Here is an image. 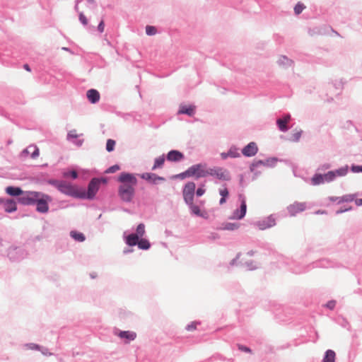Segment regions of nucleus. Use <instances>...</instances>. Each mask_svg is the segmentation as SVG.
<instances>
[{
	"label": "nucleus",
	"instance_id": "79ce46f5",
	"mask_svg": "<svg viewBox=\"0 0 362 362\" xmlns=\"http://www.w3.org/2000/svg\"><path fill=\"white\" fill-rule=\"evenodd\" d=\"M219 194L221 195L222 197H226L228 195V190L226 187L220 189Z\"/></svg>",
	"mask_w": 362,
	"mask_h": 362
},
{
	"label": "nucleus",
	"instance_id": "c756f323",
	"mask_svg": "<svg viewBox=\"0 0 362 362\" xmlns=\"http://www.w3.org/2000/svg\"><path fill=\"white\" fill-rule=\"evenodd\" d=\"M115 144H116V142L115 140L110 139H107V144H106V150L108 152L112 151L115 148Z\"/></svg>",
	"mask_w": 362,
	"mask_h": 362
},
{
	"label": "nucleus",
	"instance_id": "e433bc0d",
	"mask_svg": "<svg viewBox=\"0 0 362 362\" xmlns=\"http://www.w3.org/2000/svg\"><path fill=\"white\" fill-rule=\"evenodd\" d=\"M120 169V167L118 165H114L109 168H107L105 171L106 173H114L118 171Z\"/></svg>",
	"mask_w": 362,
	"mask_h": 362
},
{
	"label": "nucleus",
	"instance_id": "aec40b11",
	"mask_svg": "<svg viewBox=\"0 0 362 362\" xmlns=\"http://www.w3.org/2000/svg\"><path fill=\"white\" fill-rule=\"evenodd\" d=\"M118 336L120 338H124V339H127L128 341H132L136 338V334L135 332H129V331H121L118 334Z\"/></svg>",
	"mask_w": 362,
	"mask_h": 362
},
{
	"label": "nucleus",
	"instance_id": "20e7f679",
	"mask_svg": "<svg viewBox=\"0 0 362 362\" xmlns=\"http://www.w3.org/2000/svg\"><path fill=\"white\" fill-rule=\"evenodd\" d=\"M146 233L145 226L140 223L137 226L136 233H132L126 237V243L129 246H134L136 245L139 238H142Z\"/></svg>",
	"mask_w": 362,
	"mask_h": 362
},
{
	"label": "nucleus",
	"instance_id": "4d7b16f0",
	"mask_svg": "<svg viewBox=\"0 0 362 362\" xmlns=\"http://www.w3.org/2000/svg\"><path fill=\"white\" fill-rule=\"evenodd\" d=\"M88 1V4H91V5H95V0H86Z\"/></svg>",
	"mask_w": 362,
	"mask_h": 362
},
{
	"label": "nucleus",
	"instance_id": "473e14b6",
	"mask_svg": "<svg viewBox=\"0 0 362 362\" xmlns=\"http://www.w3.org/2000/svg\"><path fill=\"white\" fill-rule=\"evenodd\" d=\"M279 64H282V65H291L292 64V61H291L290 59H288L287 57H286L285 56H282L279 58Z\"/></svg>",
	"mask_w": 362,
	"mask_h": 362
},
{
	"label": "nucleus",
	"instance_id": "5701e85b",
	"mask_svg": "<svg viewBox=\"0 0 362 362\" xmlns=\"http://www.w3.org/2000/svg\"><path fill=\"white\" fill-rule=\"evenodd\" d=\"M4 209L6 212H13L16 210V203L13 200H8L4 204Z\"/></svg>",
	"mask_w": 362,
	"mask_h": 362
},
{
	"label": "nucleus",
	"instance_id": "f3484780",
	"mask_svg": "<svg viewBox=\"0 0 362 362\" xmlns=\"http://www.w3.org/2000/svg\"><path fill=\"white\" fill-rule=\"evenodd\" d=\"M290 119L291 116L289 115H287L284 116L283 118L279 119L277 120V124L281 131L286 132L288 129L286 124L290 121Z\"/></svg>",
	"mask_w": 362,
	"mask_h": 362
},
{
	"label": "nucleus",
	"instance_id": "8fccbe9b",
	"mask_svg": "<svg viewBox=\"0 0 362 362\" xmlns=\"http://www.w3.org/2000/svg\"><path fill=\"white\" fill-rule=\"evenodd\" d=\"M204 192H205V189L202 187H199L197 189L196 194L198 197H201L204 194Z\"/></svg>",
	"mask_w": 362,
	"mask_h": 362
},
{
	"label": "nucleus",
	"instance_id": "4c0bfd02",
	"mask_svg": "<svg viewBox=\"0 0 362 362\" xmlns=\"http://www.w3.org/2000/svg\"><path fill=\"white\" fill-rule=\"evenodd\" d=\"M79 21L84 25H86L88 24V19L83 12L79 13Z\"/></svg>",
	"mask_w": 362,
	"mask_h": 362
},
{
	"label": "nucleus",
	"instance_id": "4468645a",
	"mask_svg": "<svg viewBox=\"0 0 362 362\" xmlns=\"http://www.w3.org/2000/svg\"><path fill=\"white\" fill-rule=\"evenodd\" d=\"M87 98L88 100L91 103H95L100 100V93L95 89H90L87 91L86 93Z\"/></svg>",
	"mask_w": 362,
	"mask_h": 362
},
{
	"label": "nucleus",
	"instance_id": "7c9ffc66",
	"mask_svg": "<svg viewBox=\"0 0 362 362\" xmlns=\"http://www.w3.org/2000/svg\"><path fill=\"white\" fill-rule=\"evenodd\" d=\"M189 205H190L191 211L194 214H195L197 216H202V211L198 206L194 205L193 203Z\"/></svg>",
	"mask_w": 362,
	"mask_h": 362
},
{
	"label": "nucleus",
	"instance_id": "a878e982",
	"mask_svg": "<svg viewBox=\"0 0 362 362\" xmlns=\"http://www.w3.org/2000/svg\"><path fill=\"white\" fill-rule=\"evenodd\" d=\"M70 235L76 241L83 242L85 240V236L83 233L77 231H71Z\"/></svg>",
	"mask_w": 362,
	"mask_h": 362
},
{
	"label": "nucleus",
	"instance_id": "6e6d98bb",
	"mask_svg": "<svg viewBox=\"0 0 362 362\" xmlns=\"http://www.w3.org/2000/svg\"><path fill=\"white\" fill-rule=\"evenodd\" d=\"M82 1V0H77V1H76V6H75V9H76L77 11H78V3H79L80 1Z\"/></svg>",
	"mask_w": 362,
	"mask_h": 362
},
{
	"label": "nucleus",
	"instance_id": "13d9d810",
	"mask_svg": "<svg viewBox=\"0 0 362 362\" xmlns=\"http://www.w3.org/2000/svg\"><path fill=\"white\" fill-rule=\"evenodd\" d=\"M219 202H220V204H223L226 202V198L221 197Z\"/></svg>",
	"mask_w": 362,
	"mask_h": 362
},
{
	"label": "nucleus",
	"instance_id": "412c9836",
	"mask_svg": "<svg viewBox=\"0 0 362 362\" xmlns=\"http://www.w3.org/2000/svg\"><path fill=\"white\" fill-rule=\"evenodd\" d=\"M6 192L11 196H19L22 195L23 191L20 187H8L6 188Z\"/></svg>",
	"mask_w": 362,
	"mask_h": 362
},
{
	"label": "nucleus",
	"instance_id": "c9c22d12",
	"mask_svg": "<svg viewBox=\"0 0 362 362\" xmlns=\"http://www.w3.org/2000/svg\"><path fill=\"white\" fill-rule=\"evenodd\" d=\"M146 33L148 35H153L156 33V28L153 26L147 25L146 27Z\"/></svg>",
	"mask_w": 362,
	"mask_h": 362
},
{
	"label": "nucleus",
	"instance_id": "49530a36",
	"mask_svg": "<svg viewBox=\"0 0 362 362\" xmlns=\"http://www.w3.org/2000/svg\"><path fill=\"white\" fill-rule=\"evenodd\" d=\"M336 302L334 300H330L326 304V307L332 310L335 307Z\"/></svg>",
	"mask_w": 362,
	"mask_h": 362
},
{
	"label": "nucleus",
	"instance_id": "dca6fc26",
	"mask_svg": "<svg viewBox=\"0 0 362 362\" xmlns=\"http://www.w3.org/2000/svg\"><path fill=\"white\" fill-rule=\"evenodd\" d=\"M240 156V153L238 149L235 147H231L227 153H221V157L222 159L225 160L228 157L230 158H238Z\"/></svg>",
	"mask_w": 362,
	"mask_h": 362
},
{
	"label": "nucleus",
	"instance_id": "c85d7f7f",
	"mask_svg": "<svg viewBox=\"0 0 362 362\" xmlns=\"http://www.w3.org/2000/svg\"><path fill=\"white\" fill-rule=\"evenodd\" d=\"M355 196L354 194H346L341 197H340V200L339 201V203L342 202H350L354 200Z\"/></svg>",
	"mask_w": 362,
	"mask_h": 362
},
{
	"label": "nucleus",
	"instance_id": "a18cd8bd",
	"mask_svg": "<svg viewBox=\"0 0 362 362\" xmlns=\"http://www.w3.org/2000/svg\"><path fill=\"white\" fill-rule=\"evenodd\" d=\"M78 136V134H77V132L76 129L71 130L68 134L69 138H77Z\"/></svg>",
	"mask_w": 362,
	"mask_h": 362
},
{
	"label": "nucleus",
	"instance_id": "6ab92c4d",
	"mask_svg": "<svg viewBox=\"0 0 362 362\" xmlns=\"http://www.w3.org/2000/svg\"><path fill=\"white\" fill-rule=\"evenodd\" d=\"M30 153H31V157L35 158L39 156V149L35 145H30L23 151V154L25 155Z\"/></svg>",
	"mask_w": 362,
	"mask_h": 362
},
{
	"label": "nucleus",
	"instance_id": "cd10ccee",
	"mask_svg": "<svg viewBox=\"0 0 362 362\" xmlns=\"http://www.w3.org/2000/svg\"><path fill=\"white\" fill-rule=\"evenodd\" d=\"M165 162V158L163 156H160L156 158L154 165L152 168V170H155L158 168H161Z\"/></svg>",
	"mask_w": 362,
	"mask_h": 362
},
{
	"label": "nucleus",
	"instance_id": "423d86ee",
	"mask_svg": "<svg viewBox=\"0 0 362 362\" xmlns=\"http://www.w3.org/2000/svg\"><path fill=\"white\" fill-rule=\"evenodd\" d=\"M196 185L193 182H187L183 189V197L185 201L188 204H192L194 194Z\"/></svg>",
	"mask_w": 362,
	"mask_h": 362
},
{
	"label": "nucleus",
	"instance_id": "a211bd4d",
	"mask_svg": "<svg viewBox=\"0 0 362 362\" xmlns=\"http://www.w3.org/2000/svg\"><path fill=\"white\" fill-rule=\"evenodd\" d=\"M141 178L148 180L153 183H156L158 180H164L165 179L162 177L158 176L156 174L153 173H144L141 175Z\"/></svg>",
	"mask_w": 362,
	"mask_h": 362
},
{
	"label": "nucleus",
	"instance_id": "5fc2aeb1",
	"mask_svg": "<svg viewBox=\"0 0 362 362\" xmlns=\"http://www.w3.org/2000/svg\"><path fill=\"white\" fill-rule=\"evenodd\" d=\"M23 68L29 72L31 71L29 65L27 64H24Z\"/></svg>",
	"mask_w": 362,
	"mask_h": 362
},
{
	"label": "nucleus",
	"instance_id": "3c124183",
	"mask_svg": "<svg viewBox=\"0 0 362 362\" xmlns=\"http://www.w3.org/2000/svg\"><path fill=\"white\" fill-rule=\"evenodd\" d=\"M355 203L357 206H361L362 205V199H356Z\"/></svg>",
	"mask_w": 362,
	"mask_h": 362
},
{
	"label": "nucleus",
	"instance_id": "2eb2a0df",
	"mask_svg": "<svg viewBox=\"0 0 362 362\" xmlns=\"http://www.w3.org/2000/svg\"><path fill=\"white\" fill-rule=\"evenodd\" d=\"M195 113L194 105H180L178 114H186L189 116H192Z\"/></svg>",
	"mask_w": 362,
	"mask_h": 362
},
{
	"label": "nucleus",
	"instance_id": "de8ad7c7",
	"mask_svg": "<svg viewBox=\"0 0 362 362\" xmlns=\"http://www.w3.org/2000/svg\"><path fill=\"white\" fill-rule=\"evenodd\" d=\"M352 171L354 173H362V165H356L352 167Z\"/></svg>",
	"mask_w": 362,
	"mask_h": 362
},
{
	"label": "nucleus",
	"instance_id": "c03bdc74",
	"mask_svg": "<svg viewBox=\"0 0 362 362\" xmlns=\"http://www.w3.org/2000/svg\"><path fill=\"white\" fill-rule=\"evenodd\" d=\"M48 182L49 184H51L52 185H54V187H56L59 189V186L61 185L62 181H58V180H49Z\"/></svg>",
	"mask_w": 362,
	"mask_h": 362
},
{
	"label": "nucleus",
	"instance_id": "39448f33",
	"mask_svg": "<svg viewBox=\"0 0 362 362\" xmlns=\"http://www.w3.org/2000/svg\"><path fill=\"white\" fill-rule=\"evenodd\" d=\"M52 202V198L47 194H40V197L35 201L37 204V211L40 213H46L48 211V202Z\"/></svg>",
	"mask_w": 362,
	"mask_h": 362
},
{
	"label": "nucleus",
	"instance_id": "2f4dec72",
	"mask_svg": "<svg viewBox=\"0 0 362 362\" xmlns=\"http://www.w3.org/2000/svg\"><path fill=\"white\" fill-rule=\"evenodd\" d=\"M238 228L236 223H228L222 228L223 230H234Z\"/></svg>",
	"mask_w": 362,
	"mask_h": 362
},
{
	"label": "nucleus",
	"instance_id": "ddd939ff",
	"mask_svg": "<svg viewBox=\"0 0 362 362\" xmlns=\"http://www.w3.org/2000/svg\"><path fill=\"white\" fill-rule=\"evenodd\" d=\"M183 158L184 155L181 152L176 150H172L169 151L167 155V159L169 161H180L183 159Z\"/></svg>",
	"mask_w": 362,
	"mask_h": 362
},
{
	"label": "nucleus",
	"instance_id": "58836bf2",
	"mask_svg": "<svg viewBox=\"0 0 362 362\" xmlns=\"http://www.w3.org/2000/svg\"><path fill=\"white\" fill-rule=\"evenodd\" d=\"M71 176L72 178L76 179L78 177L77 172L76 170H72L70 173H65L64 174V177Z\"/></svg>",
	"mask_w": 362,
	"mask_h": 362
},
{
	"label": "nucleus",
	"instance_id": "1a4fd4ad",
	"mask_svg": "<svg viewBox=\"0 0 362 362\" xmlns=\"http://www.w3.org/2000/svg\"><path fill=\"white\" fill-rule=\"evenodd\" d=\"M100 183V180L99 179H92L88 185V192H85L84 198L93 199L99 189Z\"/></svg>",
	"mask_w": 362,
	"mask_h": 362
},
{
	"label": "nucleus",
	"instance_id": "9b49d317",
	"mask_svg": "<svg viewBox=\"0 0 362 362\" xmlns=\"http://www.w3.org/2000/svg\"><path fill=\"white\" fill-rule=\"evenodd\" d=\"M305 203L295 202L288 207V210L291 216H296L298 213L303 211L305 209Z\"/></svg>",
	"mask_w": 362,
	"mask_h": 362
},
{
	"label": "nucleus",
	"instance_id": "b1692460",
	"mask_svg": "<svg viewBox=\"0 0 362 362\" xmlns=\"http://www.w3.org/2000/svg\"><path fill=\"white\" fill-rule=\"evenodd\" d=\"M136 245H138L139 248L141 250H148L151 247L149 241L145 238H139Z\"/></svg>",
	"mask_w": 362,
	"mask_h": 362
},
{
	"label": "nucleus",
	"instance_id": "0eeeda50",
	"mask_svg": "<svg viewBox=\"0 0 362 362\" xmlns=\"http://www.w3.org/2000/svg\"><path fill=\"white\" fill-rule=\"evenodd\" d=\"M209 175L216 177L221 180H229L230 179L228 171L220 167L209 168Z\"/></svg>",
	"mask_w": 362,
	"mask_h": 362
},
{
	"label": "nucleus",
	"instance_id": "bb28decb",
	"mask_svg": "<svg viewBox=\"0 0 362 362\" xmlns=\"http://www.w3.org/2000/svg\"><path fill=\"white\" fill-rule=\"evenodd\" d=\"M246 209H247L246 202L245 200H243L241 202L240 214L236 215V217L238 219H241L245 216V213H246Z\"/></svg>",
	"mask_w": 362,
	"mask_h": 362
},
{
	"label": "nucleus",
	"instance_id": "09e8293b",
	"mask_svg": "<svg viewBox=\"0 0 362 362\" xmlns=\"http://www.w3.org/2000/svg\"><path fill=\"white\" fill-rule=\"evenodd\" d=\"M104 28H105L104 21H101L98 26V30H99L100 33H103L104 31Z\"/></svg>",
	"mask_w": 362,
	"mask_h": 362
},
{
	"label": "nucleus",
	"instance_id": "7ed1b4c3",
	"mask_svg": "<svg viewBox=\"0 0 362 362\" xmlns=\"http://www.w3.org/2000/svg\"><path fill=\"white\" fill-rule=\"evenodd\" d=\"M59 190L69 196L80 198L85 197V192H80L75 186L65 181H62L61 185L59 186Z\"/></svg>",
	"mask_w": 362,
	"mask_h": 362
},
{
	"label": "nucleus",
	"instance_id": "4be33fe9",
	"mask_svg": "<svg viewBox=\"0 0 362 362\" xmlns=\"http://www.w3.org/2000/svg\"><path fill=\"white\" fill-rule=\"evenodd\" d=\"M336 354L335 352L332 350H327L325 353V356L323 358L322 362H334L335 361Z\"/></svg>",
	"mask_w": 362,
	"mask_h": 362
},
{
	"label": "nucleus",
	"instance_id": "f704fd0d",
	"mask_svg": "<svg viewBox=\"0 0 362 362\" xmlns=\"http://www.w3.org/2000/svg\"><path fill=\"white\" fill-rule=\"evenodd\" d=\"M301 136V131L295 132L291 136L290 140L292 141H298Z\"/></svg>",
	"mask_w": 362,
	"mask_h": 362
},
{
	"label": "nucleus",
	"instance_id": "603ef678",
	"mask_svg": "<svg viewBox=\"0 0 362 362\" xmlns=\"http://www.w3.org/2000/svg\"><path fill=\"white\" fill-rule=\"evenodd\" d=\"M331 201L332 202H337L339 203V201L340 200V197H330L329 198Z\"/></svg>",
	"mask_w": 362,
	"mask_h": 362
},
{
	"label": "nucleus",
	"instance_id": "37998d69",
	"mask_svg": "<svg viewBox=\"0 0 362 362\" xmlns=\"http://www.w3.org/2000/svg\"><path fill=\"white\" fill-rule=\"evenodd\" d=\"M238 349L242 351L247 352V353H252L251 349L247 346H245L240 345V344H238Z\"/></svg>",
	"mask_w": 362,
	"mask_h": 362
},
{
	"label": "nucleus",
	"instance_id": "f257e3e1",
	"mask_svg": "<svg viewBox=\"0 0 362 362\" xmlns=\"http://www.w3.org/2000/svg\"><path fill=\"white\" fill-rule=\"evenodd\" d=\"M117 180L121 183L118 189L119 197L124 202H130L134 196L136 177L133 174L122 173Z\"/></svg>",
	"mask_w": 362,
	"mask_h": 362
},
{
	"label": "nucleus",
	"instance_id": "f8f14e48",
	"mask_svg": "<svg viewBox=\"0 0 362 362\" xmlns=\"http://www.w3.org/2000/svg\"><path fill=\"white\" fill-rule=\"evenodd\" d=\"M257 144L255 142H250L242 150V153L245 156L251 157L257 153Z\"/></svg>",
	"mask_w": 362,
	"mask_h": 362
},
{
	"label": "nucleus",
	"instance_id": "6e6552de",
	"mask_svg": "<svg viewBox=\"0 0 362 362\" xmlns=\"http://www.w3.org/2000/svg\"><path fill=\"white\" fill-rule=\"evenodd\" d=\"M40 192H23L19 198V201L23 204H33L40 197Z\"/></svg>",
	"mask_w": 362,
	"mask_h": 362
},
{
	"label": "nucleus",
	"instance_id": "f03ea898",
	"mask_svg": "<svg viewBox=\"0 0 362 362\" xmlns=\"http://www.w3.org/2000/svg\"><path fill=\"white\" fill-rule=\"evenodd\" d=\"M209 175V168L206 164H196L189 167L183 174L182 176L195 177L197 179L204 177Z\"/></svg>",
	"mask_w": 362,
	"mask_h": 362
},
{
	"label": "nucleus",
	"instance_id": "72a5a7b5",
	"mask_svg": "<svg viewBox=\"0 0 362 362\" xmlns=\"http://www.w3.org/2000/svg\"><path fill=\"white\" fill-rule=\"evenodd\" d=\"M305 8V7L303 4L298 3L294 7V12L296 15H298L303 11Z\"/></svg>",
	"mask_w": 362,
	"mask_h": 362
},
{
	"label": "nucleus",
	"instance_id": "a19ab883",
	"mask_svg": "<svg viewBox=\"0 0 362 362\" xmlns=\"http://www.w3.org/2000/svg\"><path fill=\"white\" fill-rule=\"evenodd\" d=\"M264 165V163L263 161H262V160L255 161V162H254L252 164V165L250 167V169H251L252 171H253L255 168H257V167H258L259 165Z\"/></svg>",
	"mask_w": 362,
	"mask_h": 362
},
{
	"label": "nucleus",
	"instance_id": "393cba45",
	"mask_svg": "<svg viewBox=\"0 0 362 362\" xmlns=\"http://www.w3.org/2000/svg\"><path fill=\"white\" fill-rule=\"evenodd\" d=\"M311 182L313 185H318L325 182L324 177L321 174L315 175L312 179Z\"/></svg>",
	"mask_w": 362,
	"mask_h": 362
},
{
	"label": "nucleus",
	"instance_id": "ea45409f",
	"mask_svg": "<svg viewBox=\"0 0 362 362\" xmlns=\"http://www.w3.org/2000/svg\"><path fill=\"white\" fill-rule=\"evenodd\" d=\"M197 323L196 322H193L191 324L187 325V327H186V329L187 331L195 330L197 329Z\"/></svg>",
	"mask_w": 362,
	"mask_h": 362
},
{
	"label": "nucleus",
	"instance_id": "9d476101",
	"mask_svg": "<svg viewBox=\"0 0 362 362\" xmlns=\"http://www.w3.org/2000/svg\"><path fill=\"white\" fill-rule=\"evenodd\" d=\"M346 173V168H341L334 171H329L327 173L322 175L324 177V181L329 182L334 180L337 177L344 176Z\"/></svg>",
	"mask_w": 362,
	"mask_h": 362
},
{
	"label": "nucleus",
	"instance_id": "864d4df0",
	"mask_svg": "<svg viewBox=\"0 0 362 362\" xmlns=\"http://www.w3.org/2000/svg\"><path fill=\"white\" fill-rule=\"evenodd\" d=\"M28 346H29V348H30V349H38V346H37V345H36V344H30V345H28Z\"/></svg>",
	"mask_w": 362,
	"mask_h": 362
}]
</instances>
